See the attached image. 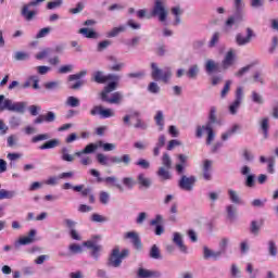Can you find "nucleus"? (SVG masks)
I'll return each instance as SVG.
<instances>
[{"label":"nucleus","instance_id":"47","mask_svg":"<svg viewBox=\"0 0 278 278\" xmlns=\"http://www.w3.org/2000/svg\"><path fill=\"white\" fill-rule=\"evenodd\" d=\"M51 53H53V50L51 48H47L36 54V60H45V58H49V55H51Z\"/></svg>","mask_w":278,"mask_h":278},{"label":"nucleus","instance_id":"38","mask_svg":"<svg viewBox=\"0 0 278 278\" xmlns=\"http://www.w3.org/2000/svg\"><path fill=\"white\" fill-rule=\"evenodd\" d=\"M127 28L125 26L114 27L112 30L108 33V38H116L118 34H123Z\"/></svg>","mask_w":278,"mask_h":278},{"label":"nucleus","instance_id":"61","mask_svg":"<svg viewBox=\"0 0 278 278\" xmlns=\"http://www.w3.org/2000/svg\"><path fill=\"white\" fill-rule=\"evenodd\" d=\"M60 75H66V73H73V65H63L58 70Z\"/></svg>","mask_w":278,"mask_h":278},{"label":"nucleus","instance_id":"2","mask_svg":"<svg viewBox=\"0 0 278 278\" xmlns=\"http://www.w3.org/2000/svg\"><path fill=\"white\" fill-rule=\"evenodd\" d=\"M40 3H45V0H31L30 2L24 4L21 10V15L25 21H34L38 14V10H30V8H38Z\"/></svg>","mask_w":278,"mask_h":278},{"label":"nucleus","instance_id":"36","mask_svg":"<svg viewBox=\"0 0 278 278\" xmlns=\"http://www.w3.org/2000/svg\"><path fill=\"white\" fill-rule=\"evenodd\" d=\"M61 160H63V162H74L75 161V156L68 154V148L64 147L61 149Z\"/></svg>","mask_w":278,"mask_h":278},{"label":"nucleus","instance_id":"6","mask_svg":"<svg viewBox=\"0 0 278 278\" xmlns=\"http://www.w3.org/2000/svg\"><path fill=\"white\" fill-rule=\"evenodd\" d=\"M155 16H157L161 23H164L166 18H168V10H166V7L164 5V2H162V0H155L154 7L150 15L147 16V18H153Z\"/></svg>","mask_w":278,"mask_h":278},{"label":"nucleus","instance_id":"5","mask_svg":"<svg viewBox=\"0 0 278 278\" xmlns=\"http://www.w3.org/2000/svg\"><path fill=\"white\" fill-rule=\"evenodd\" d=\"M7 110L8 112H17L23 114L25 112V102H14L10 99H5V96H1V111Z\"/></svg>","mask_w":278,"mask_h":278},{"label":"nucleus","instance_id":"58","mask_svg":"<svg viewBox=\"0 0 278 278\" xmlns=\"http://www.w3.org/2000/svg\"><path fill=\"white\" fill-rule=\"evenodd\" d=\"M49 34H51V27H45L38 31V34L36 35V38L37 39L45 38L49 36Z\"/></svg>","mask_w":278,"mask_h":278},{"label":"nucleus","instance_id":"50","mask_svg":"<svg viewBox=\"0 0 278 278\" xmlns=\"http://www.w3.org/2000/svg\"><path fill=\"white\" fill-rule=\"evenodd\" d=\"M227 217L229 220H233L236 218V206L229 204L226 206Z\"/></svg>","mask_w":278,"mask_h":278},{"label":"nucleus","instance_id":"18","mask_svg":"<svg viewBox=\"0 0 278 278\" xmlns=\"http://www.w3.org/2000/svg\"><path fill=\"white\" fill-rule=\"evenodd\" d=\"M99 149V146L96 143H89L81 151L75 152L74 155L76 157H81V155H89L90 153H94Z\"/></svg>","mask_w":278,"mask_h":278},{"label":"nucleus","instance_id":"35","mask_svg":"<svg viewBox=\"0 0 278 278\" xmlns=\"http://www.w3.org/2000/svg\"><path fill=\"white\" fill-rule=\"evenodd\" d=\"M137 180L142 188H149L151 186V179L147 178L144 174H139Z\"/></svg>","mask_w":278,"mask_h":278},{"label":"nucleus","instance_id":"25","mask_svg":"<svg viewBox=\"0 0 278 278\" xmlns=\"http://www.w3.org/2000/svg\"><path fill=\"white\" fill-rule=\"evenodd\" d=\"M60 147V139H51L39 146L40 151H47L48 149H55Z\"/></svg>","mask_w":278,"mask_h":278},{"label":"nucleus","instance_id":"1","mask_svg":"<svg viewBox=\"0 0 278 278\" xmlns=\"http://www.w3.org/2000/svg\"><path fill=\"white\" fill-rule=\"evenodd\" d=\"M151 77L154 79V81H163V84H168L170 80V77H173V72L170 71V67H165L164 71H162L160 67H157L156 63H151Z\"/></svg>","mask_w":278,"mask_h":278},{"label":"nucleus","instance_id":"22","mask_svg":"<svg viewBox=\"0 0 278 278\" xmlns=\"http://www.w3.org/2000/svg\"><path fill=\"white\" fill-rule=\"evenodd\" d=\"M173 242L178 247L181 253H188V248L184 244V239L179 232H174Z\"/></svg>","mask_w":278,"mask_h":278},{"label":"nucleus","instance_id":"41","mask_svg":"<svg viewBox=\"0 0 278 278\" xmlns=\"http://www.w3.org/2000/svg\"><path fill=\"white\" fill-rule=\"evenodd\" d=\"M198 75H199V65H192L187 72V77H189V79H197Z\"/></svg>","mask_w":278,"mask_h":278},{"label":"nucleus","instance_id":"59","mask_svg":"<svg viewBox=\"0 0 278 278\" xmlns=\"http://www.w3.org/2000/svg\"><path fill=\"white\" fill-rule=\"evenodd\" d=\"M15 195V191H8L5 189H1V199H14Z\"/></svg>","mask_w":278,"mask_h":278},{"label":"nucleus","instance_id":"21","mask_svg":"<svg viewBox=\"0 0 278 278\" xmlns=\"http://www.w3.org/2000/svg\"><path fill=\"white\" fill-rule=\"evenodd\" d=\"M205 71L208 75H212V73H220V64L214 62V60H207Z\"/></svg>","mask_w":278,"mask_h":278},{"label":"nucleus","instance_id":"40","mask_svg":"<svg viewBox=\"0 0 278 278\" xmlns=\"http://www.w3.org/2000/svg\"><path fill=\"white\" fill-rule=\"evenodd\" d=\"M140 116V112L134 111L130 115H125L123 117L124 125H127L128 127L131 125V118H138Z\"/></svg>","mask_w":278,"mask_h":278},{"label":"nucleus","instance_id":"53","mask_svg":"<svg viewBox=\"0 0 278 278\" xmlns=\"http://www.w3.org/2000/svg\"><path fill=\"white\" fill-rule=\"evenodd\" d=\"M91 222L92 223H108V217L94 213L91 215Z\"/></svg>","mask_w":278,"mask_h":278},{"label":"nucleus","instance_id":"34","mask_svg":"<svg viewBox=\"0 0 278 278\" xmlns=\"http://www.w3.org/2000/svg\"><path fill=\"white\" fill-rule=\"evenodd\" d=\"M162 164L163 168H166L167 170H170L173 167V160H170V155H168V153H163Z\"/></svg>","mask_w":278,"mask_h":278},{"label":"nucleus","instance_id":"52","mask_svg":"<svg viewBox=\"0 0 278 278\" xmlns=\"http://www.w3.org/2000/svg\"><path fill=\"white\" fill-rule=\"evenodd\" d=\"M267 173L275 174V157L273 156L267 159Z\"/></svg>","mask_w":278,"mask_h":278},{"label":"nucleus","instance_id":"32","mask_svg":"<svg viewBox=\"0 0 278 278\" xmlns=\"http://www.w3.org/2000/svg\"><path fill=\"white\" fill-rule=\"evenodd\" d=\"M262 225H264V220H261L260 223L252 220L250 226L251 233H253V236H258Z\"/></svg>","mask_w":278,"mask_h":278},{"label":"nucleus","instance_id":"12","mask_svg":"<svg viewBox=\"0 0 278 278\" xmlns=\"http://www.w3.org/2000/svg\"><path fill=\"white\" fill-rule=\"evenodd\" d=\"M124 238L126 240H130L131 244L137 251L142 250V240L140 239V236L138 235V232L136 231L126 232Z\"/></svg>","mask_w":278,"mask_h":278},{"label":"nucleus","instance_id":"39","mask_svg":"<svg viewBox=\"0 0 278 278\" xmlns=\"http://www.w3.org/2000/svg\"><path fill=\"white\" fill-rule=\"evenodd\" d=\"M172 14H174V16H176V20L174 22V25H179V23H181V9L179 7H174L172 8Z\"/></svg>","mask_w":278,"mask_h":278},{"label":"nucleus","instance_id":"26","mask_svg":"<svg viewBox=\"0 0 278 278\" xmlns=\"http://www.w3.org/2000/svg\"><path fill=\"white\" fill-rule=\"evenodd\" d=\"M78 34H81V36H84V38H91L93 40H97V38H99V33H97L90 28H80L78 30Z\"/></svg>","mask_w":278,"mask_h":278},{"label":"nucleus","instance_id":"46","mask_svg":"<svg viewBox=\"0 0 278 278\" xmlns=\"http://www.w3.org/2000/svg\"><path fill=\"white\" fill-rule=\"evenodd\" d=\"M214 123H216V106L211 108L210 114H208V122L206 123V125H210L212 127Z\"/></svg>","mask_w":278,"mask_h":278},{"label":"nucleus","instance_id":"42","mask_svg":"<svg viewBox=\"0 0 278 278\" xmlns=\"http://www.w3.org/2000/svg\"><path fill=\"white\" fill-rule=\"evenodd\" d=\"M150 257L152 260H161L162 258V254L160 253V248H157V245H152L151 250H150Z\"/></svg>","mask_w":278,"mask_h":278},{"label":"nucleus","instance_id":"9","mask_svg":"<svg viewBox=\"0 0 278 278\" xmlns=\"http://www.w3.org/2000/svg\"><path fill=\"white\" fill-rule=\"evenodd\" d=\"M97 240H101V236H96L91 240L83 242V247L90 249L91 256L94 257L96 260L99 258V253H101V250L103 249V247H101V244L97 243Z\"/></svg>","mask_w":278,"mask_h":278},{"label":"nucleus","instance_id":"63","mask_svg":"<svg viewBox=\"0 0 278 278\" xmlns=\"http://www.w3.org/2000/svg\"><path fill=\"white\" fill-rule=\"evenodd\" d=\"M15 60L23 62L25 60H29V53L27 52H16L15 53Z\"/></svg>","mask_w":278,"mask_h":278},{"label":"nucleus","instance_id":"44","mask_svg":"<svg viewBox=\"0 0 278 278\" xmlns=\"http://www.w3.org/2000/svg\"><path fill=\"white\" fill-rule=\"evenodd\" d=\"M86 75H88V72L86 70L85 71H80L77 74L70 75L68 76V81H77V80L81 79V77H86Z\"/></svg>","mask_w":278,"mask_h":278},{"label":"nucleus","instance_id":"14","mask_svg":"<svg viewBox=\"0 0 278 278\" xmlns=\"http://www.w3.org/2000/svg\"><path fill=\"white\" fill-rule=\"evenodd\" d=\"M255 37L253 29L247 28V37L242 36V34H237L236 42L239 47H244V45H249L251 42V38Z\"/></svg>","mask_w":278,"mask_h":278},{"label":"nucleus","instance_id":"48","mask_svg":"<svg viewBox=\"0 0 278 278\" xmlns=\"http://www.w3.org/2000/svg\"><path fill=\"white\" fill-rule=\"evenodd\" d=\"M68 250L71 251V253H73L74 255H77L79 253H84V248L77 243H72L68 247Z\"/></svg>","mask_w":278,"mask_h":278},{"label":"nucleus","instance_id":"57","mask_svg":"<svg viewBox=\"0 0 278 278\" xmlns=\"http://www.w3.org/2000/svg\"><path fill=\"white\" fill-rule=\"evenodd\" d=\"M43 88H46V90H56V88H60V81L45 83Z\"/></svg>","mask_w":278,"mask_h":278},{"label":"nucleus","instance_id":"45","mask_svg":"<svg viewBox=\"0 0 278 278\" xmlns=\"http://www.w3.org/2000/svg\"><path fill=\"white\" fill-rule=\"evenodd\" d=\"M74 190V192H81L84 190V185H77V186H72L71 182H65L63 185V190Z\"/></svg>","mask_w":278,"mask_h":278},{"label":"nucleus","instance_id":"54","mask_svg":"<svg viewBox=\"0 0 278 278\" xmlns=\"http://www.w3.org/2000/svg\"><path fill=\"white\" fill-rule=\"evenodd\" d=\"M50 138H51V136H49V134H40V135L33 137L31 142L33 143L42 142V140H49Z\"/></svg>","mask_w":278,"mask_h":278},{"label":"nucleus","instance_id":"15","mask_svg":"<svg viewBox=\"0 0 278 278\" xmlns=\"http://www.w3.org/2000/svg\"><path fill=\"white\" fill-rule=\"evenodd\" d=\"M202 177L205 181H212V161L211 160L203 161Z\"/></svg>","mask_w":278,"mask_h":278},{"label":"nucleus","instance_id":"3","mask_svg":"<svg viewBox=\"0 0 278 278\" xmlns=\"http://www.w3.org/2000/svg\"><path fill=\"white\" fill-rule=\"evenodd\" d=\"M236 13L226 21V27H233L237 23H242V10H244L243 0H233Z\"/></svg>","mask_w":278,"mask_h":278},{"label":"nucleus","instance_id":"56","mask_svg":"<svg viewBox=\"0 0 278 278\" xmlns=\"http://www.w3.org/2000/svg\"><path fill=\"white\" fill-rule=\"evenodd\" d=\"M84 8H86L84 2H78L76 8L70 9V14H79V12H84Z\"/></svg>","mask_w":278,"mask_h":278},{"label":"nucleus","instance_id":"31","mask_svg":"<svg viewBox=\"0 0 278 278\" xmlns=\"http://www.w3.org/2000/svg\"><path fill=\"white\" fill-rule=\"evenodd\" d=\"M154 121L159 127L160 131L164 130V113L162 111H157L156 115L154 116Z\"/></svg>","mask_w":278,"mask_h":278},{"label":"nucleus","instance_id":"20","mask_svg":"<svg viewBox=\"0 0 278 278\" xmlns=\"http://www.w3.org/2000/svg\"><path fill=\"white\" fill-rule=\"evenodd\" d=\"M236 60V55L233 54V51L230 50L226 53L225 59L222 62V66L224 68V71H227V68H229L230 66H233V62Z\"/></svg>","mask_w":278,"mask_h":278},{"label":"nucleus","instance_id":"17","mask_svg":"<svg viewBox=\"0 0 278 278\" xmlns=\"http://www.w3.org/2000/svg\"><path fill=\"white\" fill-rule=\"evenodd\" d=\"M55 121V113L49 111L45 115H39L35 121V125H42V123H53Z\"/></svg>","mask_w":278,"mask_h":278},{"label":"nucleus","instance_id":"55","mask_svg":"<svg viewBox=\"0 0 278 278\" xmlns=\"http://www.w3.org/2000/svg\"><path fill=\"white\" fill-rule=\"evenodd\" d=\"M229 90H231V80H226V84L220 92L222 99H225V97L229 94Z\"/></svg>","mask_w":278,"mask_h":278},{"label":"nucleus","instance_id":"8","mask_svg":"<svg viewBox=\"0 0 278 278\" xmlns=\"http://www.w3.org/2000/svg\"><path fill=\"white\" fill-rule=\"evenodd\" d=\"M203 131H206V144L210 146L214 142V138H216V132H214V128L210 124L204 126H198L195 130L197 138H203Z\"/></svg>","mask_w":278,"mask_h":278},{"label":"nucleus","instance_id":"64","mask_svg":"<svg viewBox=\"0 0 278 278\" xmlns=\"http://www.w3.org/2000/svg\"><path fill=\"white\" fill-rule=\"evenodd\" d=\"M62 5V0L50 1L47 4L48 10H55V8H60Z\"/></svg>","mask_w":278,"mask_h":278},{"label":"nucleus","instance_id":"11","mask_svg":"<svg viewBox=\"0 0 278 278\" xmlns=\"http://www.w3.org/2000/svg\"><path fill=\"white\" fill-rule=\"evenodd\" d=\"M119 79L121 76L118 75H103V72L101 71H98L93 74V81H96V84H108V81H118Z\"/></svg>","mask_w":278,"mask_h":278},{"label":"nucleus","instance_id":"62","mask_svg":"<svg viewBox=\"0 0 278 278\" xmlns=\"http://www.w3.org/2000/svg\"><path fill=\"white\" fill-rule=\"evenodd\" d=\"M268 250H269V255H271L273 257L277 256V244L275 243V241H269L268 242Z\"/></svg>","mask_w":278,"mask_h":278},{"label":"nucleus","instance_id":"43","mask_svg":"<svg viewBox=\"0 0 278 278\" xmlns=\"http://www.w3.org/2000/svg\"><path fill=\"white\" fill-rule=\"evenodd\" d=\"M269 125H268V117H265L261 121V129L263 131L264 138H268V129H269Z\"/></svg>","mask_w":278,"mask_h":278},{"label":"nucleus","instance_id":"19","mask_svg":"<svg viewBox=\"0 0 278 278\" xmlns=\"http://www.w3.org/2000/svg\"><path fill=\"white\" fill-rule=\"evenodd\" d=\"M163 220L162 215H156L154 219H152L150 222V225L152 227H155V236H162V233H164V227L162 225H160Z\"/></svg>","mask_w":278,"mask_h":278},{"label":"nucleus","instance_id":"16","mask_svg":"<svg viewBox=\"0 0 278 278\" xmlns=\"http://www.w3.org/2000/svg\"><path fill=\"white\" fill-rule=\"evenodd\" d=\"M111 164H124V166H129L131 164V156L129 154H124L122 156H111L109 157Z\"/></svg>","mask_w":278,"mask_h":278},{"label":"nucleus","instance_id":"24","mask_svg":"<svg viewBox=\"0 0 278 278\" xmlns=\"http://www.w3.org/2000/svg\"><path fill=\"white\" fill-rule=\"evenodd\" d=\"M138 277H140V278H157V277H160V273L144 269V268H139Z\"/></svg>","mask_w":278,"mask_h":278},{"label":"nucleus","instance_id":"33","mask_svg":"<svg viewBox=\"0 0 278 278\" xmlns=\"http://www.w3.org/2000/svg\"><path fill=\"white\" fill-rule=\"evenodd\" d=\"M157 176L162 179V181H168L172 178L170 172L166 167H160L157 170Z\"/></svg>","mask_w":278,"mask_h":278},{"label":"nucleus","instance_id":"28","mask_svg":"<svg viewBox=\"0 0 278 278\" xmlns=\"http://www.w3.org/2000/svg\"><path fill=\"white\" fill-rule=\"evenodd\" d=\"M35 238H36V230L31 229L28 232V236L20 238L18 242H20V244H23V245L31 244V242H34Z\"/></svg>","mask_w":278,"mask_h":278},{"label":"nucleus","instance_id":"60","mask_svg":"<svg viewBox=\"0 0 278 278\" xmlns=\"http://www.w3.org/2000/svg\"><path fill=\"white\" fill-rule=\"evenodd\" d=\"M100 116L102 118H112V116H114V111H112V109H102V111H100Z\"/></svg>","mask_w":278,"mask_h":278},{"label":"nucleus","instance_id":"10","mask_svg":"<svg viewBox=\"0 0 278 278\" xmlns=\"http://www.w3.org/2000/svg\"><path fill=\"white\" fill-rule=\"evenodd\" d=\"M194 184H197V177L195 176H186L182 175L178 181V186L180 190H186L187 192L192 191L194 188Z\"/></svg>","mask_w":278,"mask_h":278},{"label":"nucleus","instance_id":"37","mask_svg":"<svg viewBox=\"0 0 278 278\" xmlns=\"http://www.w3.org/2000/svg\"><path fill=\"white\" fill-rule=\"evenodd\" d=\"M228 197L231 203H236L237 205H240V203H242V201H240V195H238V192L233 189L228 190Z\"/></svg>","mask_w":278,"mask_h":278},{"label":"nucleus","instance_id":"30","mask_svg":"<svg viewBox=\"0 0 278 278\" xmlns=\"http://www.w3.org/2000/svg\"><path fill=\"white\" fill-rule=\"evenodd\" d=\"M223 255V252H214L210 250L207 247H204V260H210V257H213V260H218Z\"/></svg>","mask_w":278,"mask_h":278},{"label":"nucleus","instance_id":"49","mask_svg":"<svg viewBox=\"0 0 278 278\" xmlns=\"http://www.w3.org/2000/svg\"><path fill=\"white\" fill-rule=\"evenodd\" d=\"M66 104L70 105V108H79L80 102L78 98L71 96L67 98Z\"/></svg>","mask_w":278,"mask_h":278},{"label":"nucleus","instance_id":"7","mask_svg":"<svg viewBox=\"0 0 278 278\" xmlns=\"http://www.w3.org/2000/svg\"><path fill=\"white\" fill-rule=\"evenodd\" d=\"M90 175H92V177H97L98 184H101L104 181L106 186H113V188H117L119 192H125V188H123V186L118 184V178H116L115 176L101 178V174L97 169H90Z\"/></svg>","mask_w":278,"mask_h":278},{"label":"nucleus","instance_id":"29","mask_svg":"<svg viewBox=\"0 0 278 278\" xmlns=\"http://www.w3.org/2000/svg\"><path fill=\"white\" fill-rule=\"evenodd\" d=\"M118 84L116 81H111L108 84V86L104 87V90L100 93L101 98L108 97L110 92H114V90L117 88Z\"/></svg>","mask_w":278,"mask_h":278},{"label":"nucleus","instance_id":"4","mask_svg":"<svg viewBox=\"0 0 278 278\" xmlns=\"http://www.w3.org/2000/svg\"><path fill=\"white\" fill-rule=\"evenodd\" d=\"M125 257H129V250L124 249L121 252V249L115 248L112 250L108 264L109 266H113V268H118V266L123 264V260H125Z\"/></svg>","mask_w":278,"mask_h":278},{"label":"nucleus","instance_id":"51","mask_svg":"<svg viewBox=\"0 0 278 278\" xmlns=\"http://www.w3.org/2000/svg\"><path fill=\"white\" fill-rule=\"evenodd\" d=\"M122 181L124 186L128 188V190H131L134 186H136V180H134L131 177H124Z\"/></svg>","mask_w":278,"mask_h":278},{"label":"nucleus","instance_id":"23","mask_svg":"<svg viewBox=\"0 0 278 278\" xmlns=\"http://www.w3.org/2000/svg\"><path fill=\"white\" fill-rule=\"evenodd\" d=\"M101 100L104 101L105 103L118 104L123 100V94H121V92L116 91L112 94V98L104 96V98H101Z\"/></svg>","mask_w":278,"mask_h":278},{"label":"nucleus","instance_id":"13","mask_svg":"<svg viewBox=\"0 0 278 278\" xmlns=\"http://www.w3.org/2000/svg\"><path fill=\"white\" fill-rule=\"evenodd\" d=\"M242 87H239L236 91V99L232 104L229 106L230 114H238V109L240 108V104L242 103Z\"/></svg>","mask_w":278,"mask_h":278},{"label":"nucleus","instance_id":"27","mask_svg":"<svg viewBox=\"0 0 278 278\" xmlns=\"http://www.w3.org/2000/svg\"><path fill=\"white\" fill-rule=\"evenodd\" d=\"M38 76H30L23 85L22 88H29L33 86L35 90H38L40 86L38 85Z\"/></svg>","mask_w":278,"mask_h":278}]
</instances>
